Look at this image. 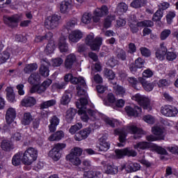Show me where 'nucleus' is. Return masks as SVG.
<instances>
[{
	"instance_id": "nucleus-54",
	"label": "nucleus",
	"mask_w": 178,
	"mask_h": 178,
	"mask_svg": "<svg viewBox=\"0 0 178 178\" xmlns=\"http://www.w3.org/2000/svg\"><path fill=\"white\" fill-rule=\"evenodd\" d=\"M170 34H172L170 29H165L161 33L160 38L162 40V41H164V40H166V38H168Z\"/></svg>"
},
{
	"instance_id": "nucleus-4",
	"label": "nucleus",
	"mask_w": 178,
	"mask_h": 178,
	"mask_svg": "<svg viewBox=\"0 0 178 178\" xmlns=\"http://www.w3.org/2000/svg\"><path fill=\"white\" fill-rule=\"evenodd\" d=\"M77 24V21L72 20L67 23L66 28L63 29V32L61 33V36L58 40V49L60 52H67L69 51V47L67 46V43H66V40H67V33H69V30L72 29V27H74Z\"/></svg>"
},
{
	"instance_id": "nucleus-17",
	"label": "nucleus",
	"mask_w": 178,
	"mask_h": 178,
	"mask_svg": "<svg viewBox=\"0 0 178 178\" xmlns=\"http://www.w3.org/2000/svg\"><path fill=\"white\" fill-rule=\"evenodd\" d=\"M136 156L137 152L130 148H126L124 149H116L115 150V156L118 159L123 158V156Z\"/></svg>"
},
{
	"instance_id": "nucleus-29",
	"label": "nucleus",
	"mask_w": 178,
	"mask_h": 178,
	"mask_svg": "<svg viewBox=\"0 0 178 178\" xmlns=\"http://www.w3.org/2000/svg\"><path fill=\"white\" fill-rule=\"evenodd\" d=\"M64 137L65 133L63 131H58L49 137V141H59V140H62Z\"/></svg>"
},
{
	"instance_id": "nucleus-39",
	"label": "nucleus",
	"mask_w": 178,
	"mask_h": 178,
	"mask_svg": "<svg viewBox=\"0 0 178 178\" xmlns=\"http://www.w3.org/2000/svg\"><path fill=\"white\" fill-rule=\"evenodd\" d=\"M52 37H54V34L51 32L49 31L46 33L44 36H40V35L37 36L35 38V42H41V41H43V40H51Z\"/></svg>"
},
{
	"instance_id": "nucleus-15",
	"label": "nucleus",
	"mask_w": 178,
	"mask_h": 178,
	"mask_svg": "<svg viewBox=\"0 0 178 178\" xmlns=\"http://www.w3.org/2000/svg\"><path fill=\"white\" fill-rule=\"evenodd\" d=\"M161 112L167 118H175L178 113V110L175 106L167 105L161 107Z\"/></svg>"
},
{
	"instance_id": "nucleus-13",
	"label": "nucleus",
	"mask_w": 178,
	"mask_h": 178,
	"mask_svg": "<svg viewBox=\"0 0 178 178\" xmlns=\"http://www.w3.org/2000/svg\"><path fill=\"white\" fill-rule=\"evenodd\" d=\"M108 13H109V10L106 6L96 8L93 13V22H95V23H98L101 17L106 16Z\"/></svg>"
},
{
	"instance_id": "nucleus-24",
	"label": "nucleus",
	"mask_w": 178,
	"mask_h": 178,
	"mask_svg": "<svg viewBox=\"0 0 178 178\" xmlns=\"http://www.w3.org/2000/svg\"><path fill=\"white\" fill-rule=\"evenodd\" d=\"M145 63V61L144 60V59L141 58H138L135 60V66L133 65H131L129 67V69L132 73H136V72H137V69H142Z\"/></svg>"
},
{
	"instance_id": "nucleus-27",
	"label": "nucleus",
	"mask_w": 178,
	"mask_h": 178,
	"mask_svg": "<svg viewBox=\"0 0 178 178\" xmlns=\"http://www.w3.org/2000/svg\"><path fill=\"white\" fill-rule=\"evenodd\" d=\"M72 8V0H65L60 3V10L62 13H67Z\"/></svg>"
},
{
	"instance_id": "nucleus-44",
	"label": "nucleus",
	"mask_w": 178,
	"mask_h": 178,
	"mask_svg": "<svg viewBox=\"0 0 178 178\" xmlns=\"http://www.w3.org/2000/svg\"><path fill=\"white\" fill-rule=\"evenodd\" d=\"M38 69V65L37 63L28 64L25 66L24 71L26 73H31V72H34V70H37Z\"/></svg>"
},
{
	"instance_id": "nucleus-11",
	"label": "nucleus",
	"mask_w": 178,
	"mask_h": 178,
	"mask_svg": "<svg viewBox=\"0 0 178 178\" xmlns=\"http://www.w3.org/2000/svg\"><path fill=\"white\" fill-rule=\"evenodd\" d=\"M22 19V15H12L11 17L4 16L3 22L5 24L13 29L15 27H17L19 22H20Z\"/></svg>"
},
{
	"instance_id": "nucleus-9",
	"label": "nucleus",
	"mask_w": 178,
	"mask_h": 178,
	"mask_svg": "<svg viewBox=\"0 0 178 178\" xmlns=\"http://www.w3.org/2000/svg\"><path fill=\"white\" fill-rule=\"evenodd\" d=\"M94 33L89 34L86 39V44L90 47L92 51H99L100 47L102 45V38L97 37L94 39Z\"/></svg>"
},
{
	"instance_id": "nucleus-22",
	"label": "nucleus",
	"mask_w": 178,
	"mask_h": 178,
	"mask_svg": "<svg viewBox=\"0 0 178 178\" xmlns=\"http://www.w3.org/2000/svg\"><path fill=\"white\" fill-rule=\"evenodd\" d=\"M68 38L70 42H79V40L83 38V32L80 30L72 31L70 33Z\"/></svg>"
},
{
	"instance_id": "nucleus-37",
	"label": "nucleus",
	"mask_w": 178,
	"mask_h": 178,
	"mask_svg": "<svg viewBox=\"0 0 178 178\" xmlns=\"http://www.w3.org/2000/svg\"><path fill=\"white\" fill-rule=\"evenodd\" d=\"M104 169L106 173L108 175H116V173H118V167L115 166L114 165L108 164L104 167Z\"/></svg>"
},
{
	"instance_id": "nucleus-47",
	"label": "nucleus",
	"mask_w": 178,
	"mask_h": 178,
	"mask_svg": "<svg viewBox=\"0 0 178 178\" xmlns=\"http://www.w3.org/2000/svg\"><path fill=\"white\" fill-rule=\"evenodd\" d=\"M56 104V100L55 99L49 100L43 102L41 104V108H42V109H47V108H49V106H54V105H55Z\"/></svg>"
},
{
	"instance_id": "nucleus-25",
	"label": "nucleus",
	"mask_w": 178,
	"mask_h": 178,
	"mask_svg": "<svg viewBox=\"0 0 178 178\" xmlns=\"http://www.w3.org/2000/svg\"><path fill=\"white\" fill-rule=\"evenodd\" d=\"M114 134L119 135L120 143H118V147H124V141H126V131L124 129H115Z\"/></svg>"
},
{
	"instance_id": "nucleus-52",
	"label": "nucleus",
	"mask_w": 178,
	"mask_h": 178,
	"mask_svg": "<svg viewBox=\"0 0 178 178\" xmlns=\"http://www.w3.org/2000/svg\"><path fill=\"white\" fill-rule=\"evenodd\" d=\"M163 17V12L161 10H158L153 16V22H159Z\"/></svg>"
},
{
	"instance_id": "nucleus-55",
	"label": "nucleus",
	"mask_w": 178,
	"mask_h": 178,
	"mask_svg": "<svg viewBox=\"0 0 178 178\" xmlns=\"http://www.w3.org/2000/svg\"><path fill=\"white\" fill-rule=\"evenodd\" d=\"M11 140L16 143H18V141H23V136H22V134L16 132L12 135Z\"/></svg>"
},
{
	"instance_id": "nucleus-2",
	"label": "nucleus",
	"mask_w": 178,
	"mask_h": 178,
	"mask_svg": "<svg viewBox=\"0 0 178 178\" xmlns=\"http://www.w3.org/2000/svg\"><path fill=\"white\" fill-rule=\"evenodd\" d=\"M38 158V150L33 147H29L25 152L17 153L12 160V163L14 166H19L22 162L24 165H32Z\"/></svg>"
},
{
	"instance_id": "nucleus-36",
	"label": "nucleus",
	"mask_w": 178,
	"mask_h": 178,
	"mask_svg": "<svg viewBox=\"0 0 178 178\" xmlns=\"http://www.w3.org/2000/svg\"><path fill=\"white\" fill-rule=\"evenodd\" d=\"M7 91V99L9 102H16V98L15 97V92H13V88L8 87L6 88Z\"/></svg>"
},
{
	"instance_id": "nucleus-16",
	"label": "nucleus",
	"mask_w": 178,
	"mask_h": 178,
	"mask_svg": "<svg viewBox=\"0 0 178 178\" xmlns=\"http://www.w3.org/2000/svg\"><path fill=\"white\" fill-rule=\"evenodd\" d=\"M17 113H16V108H13L10 107L7 109L6 112V122L8 124H13L16 126V122H15V119H16Z\"/></svg>"
},
{
	"instance_id": "nucleus-26",
	"label": "nucleus",
	"mask_w": 178,
	"mask_h": 178,
	"mask_svg": "<svg viewBox=\"0 0 178 178\" xmlns=\"http://www.w3.org/2000/svg\"><path fill=\"white\" fill-rule=\"evenodd\" d=\"M138 81L140 83L145 91L149 92L154 90V83H151L148 81H146L143 77L138 78Z\"/></svg>"
},
{
	"instance_id": "nucleus-46",
	"label": "nucleus",
	"mask_w": 178,
	"mask_h": 178,
	"mask_svg": "<svg viewBox=\"0 0 178 178\" xmlns=\"http://www.w3.org/2000/svg\"><path fill=\"white\" fill-rule=\"evenodd\" d=\"M52 91H56V90H62V88H65L66 87V83L62 82H56L52 85Z\"/></svg>"
},
{
	"instance_id": "nucleus-42",
	"label": "nucleus",
	"mask_w": 178,
	"mask_h": 178,
	"mask_svg": "<svg viewBox=\"0 0 178 178\" xmlns=\"http://www.w3.org/2000/svg\"><path fill=\"white\" fill-rule=\"evenodd\" d=\"M81 129H83V124L81 122H78L75 124L74 125H72L70 129H69V133L70 134H76V131H79Z\"/></svg>"
},
{
	"instance_id": "nucleus-6",
	"label": "nucleus",
	"mask_w": 178,
	"mask_h": 178,
	"mask_svg": "<svg viewBox=\"0 0 178 178\" xmlns=\"http://www.w3.org/2000/svg\"><path fill=\"white\" fill-rule=\"evenodd\" d=\"M135 149L137 151H141V149H147V148H152L154 151H156L158 154H161L163 155L166 154V149L156 145V144L150 143L148 142H140L134 145Z\"/></svg>"
},
{
	"instance_id": "nucleus-33",
	"label": "nucleus",
	"mask_w": 178,
	"mask_h": 178,
	"mask_svg": "<svg viewBox=\"0 0 178 178\" xmlns=\"http://www.w3.org/2000/svg\"><path fill=\"white\" fill-rule=\"evenodd\" d=\"M116 99L115 98L113 93H108L106 97L104 99V102L107 106H109V105H114Z\"/></svg>"
},
{
	"instance_id": "nucleus-49",
	"label": "nucleus",
	"mask_w": 178,
	"mask_h": 178,
	"mask_svg": "<svg viewBox=\"0 0 178 178\" xmlns=\"http://www.w3.org/2000/svg\"><path fill=\"white\" fill-rule=\"evenodd\" d=\"M1 148L4 151H9L12 148V143L8 140H4L1 143Z\"/></svg>"
},
{
	"instance_id": "nucleus-62",
	"label": "nucleus",
	"mask_w": 178,
	"mask_h": 178,
	"mask_svg": "<svg viewBox=\"0 0 178 178\" xmlns=\"http://www.w3.org/2000/svg\"><path fill=\"white\" fill-rule=\"evenodd\" d=\"M129 26L132 33H137L138 31V26H137V21L134 19L132 22L130 23Z\"/></svg>"
},
{
	"instance_id": "nucleus-1",
	"label": "nucleus",
	"mask_w": 178,
	"mask_h": 178,
	"mask_svg": "<svg viewBox=\"0 0 178 178\" xmlns=\"http://www.w3.org/2000/svg\"><path fill=\"white\" fill-rule=\"evenodd\" d=\"M76 88L77 95L81 97L80 99L76 102V108H78V115L81 117L82 122H95L102 119L106 124L111 127H115L118 121L115 119H111L104 114L98 112L97 110L87 109V104H88V95L87 94V85L85 82V86L81 82L78 83Z\"/></svg>"
},
{
	"instance_id": "nucleus-21",
	"label": "nucleus",
	"mask_w": 178,
	"mask_h": 178,
	"mask_svg": "<svg viewBox=\"0 0 178 178\" xmlns=\"http://www.w3.org/2000/svg\"><path fill=\"white\" fill-rule=\"evenodd\" d=\"M41 66L40 68V74L41 76H43V77H48L49 76V62L47 59L42 60L41 61Z\"/></svg>"
},
{
	"instance_id": "nucleus-40",
	"label": "nucleus",
	"mask_w": 178,
	"mask_h": 178,
	"mask_svg": "<svg viewBox=\"0 0 178 178\" xmlns=\"http://www.w3.org/2000/svg\"><path fill=\"white\" fill-rule=\"evenodd\" d=\"M114 90L116 95H118L119 97H124V95H126V89L122 86L119 85L114 86Z\"/></svg>"
},
{
	"instance_id": "nucleus-14",
	"label": "nucleus",
	"mask_w": 178,
	"mask_h": 178,
	"mask_svg": "<svg viewBox=\"0 0 178 178\" xmlns=\"http://www.w3.org/2000/svg\"><path fill=\"white\" fill-rule=\"evenodd\" d=\"M127 133H130L131 134H134V138H141V136L145 134V132L141 129H138L135 124H129L127 125L126 129Z\"/></svg>"
},
{
	"instance_id": "nucleus-35",
	"label": "nucleus",
	"mask_w": 178,
	"mask_h": 178,
	"mask_svg": "<svg viewBox=\"0 0 178 178\" xmlns=\"http://www.w3.org/2000/svg\"><path fill=\"white\" fill-rule=\"evenodd\" d=\"M74 115H76V109L71 108L67 111L65 114V119L68 123H70V122L73 120Z\"/></svg>"
},
{
	"instance_id": "nucleus-43",
	"label": "nucleus",
	"mask_w": 178,
	"mask_h": 178,
	"mask_svg": "<svg viewBox=\"0 0 178 178\" xmlns=\"http://www.w3.org/2000/svg\"><path fill=\"white\" fill-rule=\"evenodd\" d=\"M70 99H72V95L70 93L65 92L60 99L61 105H67L69 102H70Z\"/></svg>"
},
{
	"instance_id": "nucleus-50",
	"label": "nucleus",
	"mask_w": 178,
	"mask_h": 178,
	"mask_svg": "<svg viewBox=\"0 0 178 178\" xmlns=\"http://www.w3.org/2000/svg\"><path fill=\"white\" fill-rule=\"evenodd\" d=\"M9 58H10V55L8 51H4L2 54H0V65L5 63Z\"/></svg>"
},
{
	"instance_id": "nucleus-41",
	"label": "nucleus",
	"mask_w": 178,
	"mask_h": 178,
	"mask_svg": "<svg viewBox=\"0 0 178 178\" xmlns=\"http://www.w3.org/2000/svg\"><path fill=\"white\" fill-rule=\"evenodd\" d=\"M128 81L131 86L135 88V90H140V88H141V85L140 84V82L137 81V79L130 77L128 78Z\"/></svg>"
},
{
	"instance_id": "nucleus-56",
	"label": "nucleus",
	"mask_w": 178,
	"mask_h": 178,
	"mask_svg": "<svg viewBox=\"0 0 178 178\" xmlns=\"http://www.w3.org/2000/svg\"><path fill=\"white\" fill-rule=\"evenodd\" d=\"M143 120L144 122L148 123L149 124H154V123H155L156 121L155 118L150 115H145L143 117Z\"/></svg>"
},
{
	"instance_id": "nucleus-57",
	"label": "nucleus",
	"mask_w": 178,
	"mask_h": 178,
	"mask_svg": "<svg viewBox=\"0 0 178 178\" xmlns=\"http://www.w3.org/2000/svg\"><path fill=\"white\" fill-rule=\"evenodd\" d=\"M104 75L109 80H113L115 79V72L111 70L106 69L104 70Z\"/></svg>"
},
{
	"instance_id": "nucleus-38",
	"label": "nucleus",
	"mask_w": 178,
	"mask_h": 178,
	"mask_svg": "<svg viewBox=\"0 0 178 178\" xmlns=\"http://www.w3.org/2000/svg\"><path fill=\"white\" fill-rule=\"evenodd\" d=\"M92 19V15L90 13H85L81 19V22L83 24H90L91 23V20Z\"/></svg>"
},
{
	"instance_id": "nucleus-28",
	"label": "nucleus",
	"mask_w": 178,
	"mask_h": 178,
	"mask_svg": "<svg viewBox=\"0 0 178 178\" xmlns=\"http://www.w3.org/2000/svg\"><path fill=\"white\" fill-rule=\"evenodd\" d=\"M33 122V115L30 113H24L21 119L22 124L29 126Z\"/></svg>"
},
{
	"instance_id": "nucleus-5",
	"label": "nucleus",
	"mask_w": 178,
	"mask_h": 178,
	"mask_svg": "<svg viewBox=\"0 0 178 178\" xmlns=\"http://www.w3.org/2000/svg\"><path fill=\"white\" fill-rule=\"evenodd\" d=\"M152 133L154 135H149L146 137L147 141H158V140H163L166 134V131L165 128L155 125L152 127Z\"/></svg>"
},
{
	"instance_id": "nucleus-3",
	"label": "nucleus",
	"mask_w": 178,
	"mask_h": 178,
	"mask_svg": "<svg viewBox=\"0 0 178 178\" xmlns=\"http://www.w3.org/2000/svg\"><path fill=\"white\" fill-rule=\"evenodd\" d=\"M41 79L38 74H32L30 77L29 78V83L30 84H33V87L31 90V92H38V94H41L47 90L51 84H52V81L51 79H47L44 81L41 86L40 84V81Z\"/></svg>"
},
{
	"instance_id": "nucleus-61",
	"label": "nucleus",
	"mask_w": 178,
	"mask_h": 178,
	"mask_svg": "<svg viewBox=\"0 0 178 178\" xmlns=\"http://www.w3.org/2000/svg\"><path fill=\"white\" fill-rule=\"evenodd\" d=\"M168 60H175L177 58V53L175 51H168L167 52L166 56Z\"/></svg>"
},
{
	"instance_id": "nucleus-63",
	"label": "nucleus",
	"mask_w": 178,
	"mask_h": 178,
	"mask_svg": "<svg viewBox=\"0 0 178 178\" xmlns=\"http://www.w3.org/2000/svg\"><path fill=\"white\" fill-rule=\"evenodd\" d=\"M91 169V161L88 160H85L82 163V170H88Z\"/></svg>"
},
{
	"instance_id": "nucleus-7",
	"label": "nucleus",
	"mask_w": 178,
	"mask_h": 178,
	"mask_svg": "<svg viewBox=\"0 0 178 178\" xmlns=\"http://www.w3.org/2000/svg\"><path fill=\"white\" fill-rule=\"evenodd\" d=\"M131 99L138 102V104H140V106H143V109L147 111V112L152 110V105H151L149 98L138 93L133 95Z\"/></svg>"
},
{
	"instance_id": "nucleus-59",
	"label": "nucleus",
	"mask_w": 178,
	"mask_h": 178,
	"mask_svg": "<svg viewBox=\"0 0 178 178\" xmlns=\"http://www.w3.org/2000/svg\"><path fill=\"white\" fill-rule=\"evenodd\" d=\"M175 17H176V13H175V12H169L166 15L167 23L172 24V22H173Z\"/></svg>"
},
{
	"instance_id": "nucleus-60",
	"label": "nucleus",
	"mask_w": 178,
	"mask_h": 178,
	"mask_svg": "<svg viewBox=\"0 0 178 178\" xmlns=\"http://www.w3.org/2000/svg\"><path fill=\"white\" fill-rule=\"evenodd\" d=\"M63 63V60L60 58H54L51 60V65L54 67H58Z\"/></svg>"
},
{
	"instance_id": "nucleus-58",
	"label": "nucleus",
	"mask_w": 178,
	"mask_h": 178,
	"mask_svg": "<svg viewBox=\"0 0 178 178\" xmlns=\"http://www.w3.org/2000/svg\"><path fill=\"white\" fill-rule=\"evenodd\" d=\"M143 2V0H135L131 3V8H135V9H137V8H141V6L144 5Z\"/></svg>"
},
{
	"instance_id": "nucleus-31",
	"label": "nucleus",
	"mask_w": 178,
	"mask_h": 178,
	"mask_svg": "<svg viewBox=\"0 0 178 178\" xmlns=\"http://www.w3.org/2000/svg\"><path fill=\"white\" fill-rule=\"evenodd\" d=\"M74 62H76V56L73 54L68 55L65 60V67H67V69H70V67L73 66Z\"/></svg>"
},
{
	"instance_id": "nucleus-32",
	"label": "nucleus",
	"mask_w": 178,
	"mask_h": 178,
	"mask_svg": "<svg viewBox=\"0 0 178 178\" xmlns=\"http://www.w3.org/2000/svg\"><path fill=\"white\" fill-rule=\"evenodd\" d=\"M35 99L33 97H25L22 101V106H34V104H36Z\"/></svg>"
},
{
	"instance_id": "nucleus-53",
	"label": "nucleus",
	"mask_w": 178,
	"mask_h": 178,
	"mask_svg": "<svg viewBox=\"0 0 178 178\" xmlns=\"http://www.w3.org/2000/svg\"><path fill=\"white\" fill-rule=\"evenodd\" d=\"M136 24L138 27H152V26H154V23L151 21L136 22Z\"/></svg>"
},
{
	"instance_id": "nucleus-23",
	"label": "nucleus",
	"mask_w": 178,
	"mask_h": 178,
	"mask_svg": "<svg viewBox=\"0 0 178 178\" xmlns=\"http://www.w3.org/2000/svg\"><path fill=\"white\" fill-rule=\"evenodd\" d=\"M166 52H168V49L163 45V44H161L160 47L156 50V58L160 60H163L165 55H166Z\"/></svg>"
},
{
	"instance_id": "nucleus-51",
	"label": "nucleus",
	"mask_w": 178,
	"mask_h": 178,
	"mask_svg": "<svg viewBox=\"0 0 178 178\" xmlns=\"http://www.w3.org/2000/svg\"><path fill=\"white\" fill-rule=\"evenodd\" d=\"M81 136H82V138L86 140L91 134V128H86L79 131Z\"/></svg>"
},
{
	"instance_id": "nucleus-12",
	"label": "nucleus",
	"mask_w": 178,
	"mask_h": 178,
	"mask_svg": "<svg viewBox=\"0 0 178 178\" xmlns=\"http://www.w3.org/2000/svg\"><path fill=\"white\" fill-rule=\"evenodd\" d=\"M59 20H60V17L58 15L49 16L45 19L44 26L49 30H54V29H56V26H58Z\"/></svg>"
},
{
	"instance_id": "nucleus-34",
	"label": "nucleus",
	"mask_w": 178,
	"mask_h": 178,
	"mask_svg": "<svg viewBox=\"0 0 178 178\" xmlns=\"http://www.w3.org/2000/svg\"><path fill=\"white\" fill-rule=\"evenodd\" d=\"M56 47L55 46V42L54 40H51L47 45L46 49H44V52L47 55H51V54H54L55 49Z\"/></svg>"
},
{
	"instance_id": "nucleus-20",
	"label": "nucleus",
	"mask_w": 178,
	"mask_h": 178,
	"mask_svg": "<svg viewBox=\"0 0 178 178\" xmlns=\"http://www.w3.org/2000/svg\"><path fill=\"white\" fill-rule=\"evenodd\" d=\"M125 111L128 116H134V118H138L141 116L142 110L138 106H135L134 108L131 106H126Z\"/></svg>"
},
{
	"instance_id": "nucleus-10",
	"label": "nucleus",
	"mask_w": 178,
	"mask_h": 178,
	"mask_svg": "<svg viewBox=\"0 0 178 178\" xmlns=\"http://www.w3.org/2000/svg\"><path fill=\"white\" fill-rule=\"evenodd\" d=\"M64 148H66V144L65 143H58L55 145L54 148L49 151V156L56 162L59 161L60 159V156H62L60 151Z\"/></svg>"
},
{
	"instance_id": "nucleus-19",
	"label": "nucleus",
	"mask_w": 178,
	"mask_h": 178,
	"mask_svg": "<svg viewBox=\"0 0 178 178\" xmlns=\"http://www.w3.org/2000/svg\"><path fill=\"white\" fill-rule=\"evenodd\" d=\"M96 148H97L98 151H103L104 152H106L111 148V143L106 141V136H102L99 139Z\"/></svg>"
},
{
	"instance_id": "nucleus-8",
	"label": "nucleus",
	"mask_w": 178,
	"mask_h": 178,
	"mask_svg": "<svg viewBox=\"0 0 178 178\" xmlns=\"http://www.w3.org/2000/svg\"><path fill=\"white\" fill-rule=\"evenodd\" d=\"M81 154H83V149L80 147H74L66 158L67 161H70V162L72 163V165L79 166V165L81 164V160L79 158V156H81Z\"/></svg>"
},
{
	"instance_id": "nucleus-48",
	"label": "nucleus",
	"mask_w": 178,
	"mask_h": 178,
	"mask_svg": "<svg viewBox=\"0 0 178 178\" xmlns=\"http://www.w3.org/2000/svg\"><path fill=\"white\" fill-rule=\"evenodd\" d=\"M113 20H115V16L108 15L104 21V27H106V29H108V27H111Z\"/></svg>"
},
{
	"instance_id": "nucleus-45",
	"label": "nucleus",
	"mask_w": 178,
	"mask_h": 178,
	"mask_svg": "<svg viewBox=\"0 0 178 178\" xmlns=\"http://www.w3.org/2000/svg\"><path fill=\"white\" fill-rule=\"evenodd\" d=\"M129 7L124 3H120L117 7V12L118 13H125L127 12V9Z\"/></svg>"
},
{
	"instance_id": "nucleus-30",
	"label": "nucleus",
	"mask_w": 178,
	"mask_h": 178,
	"mask_svg": "<svg viewBox=\"0 0 178 178\" xmlns=\"http://www.w3.org/2000/svg\"><path fill=\"white\" fill-rule=\"evenodd\" d=\"M59 124V118L56 116L53 117L50 120V124L49 125V131L51 133H54V131H56V127Z\"/></svg>"
},
{
	"instance_id": "nucleus-64",
	"label": "nucleus",
	"mask_w": 178,
	"mask_h": 178,
	"mask_svg": "<svg viewBox=\"0 0 178 178\" xmlns=\"http://www.w3.org/2000/svg\"><path fill=\"white\" fill-rule=\"evenodd\" d=\"M101 70H102V66L101 65V63H97L92 67L91 73H94V72L97 73V72H101Z\"/></svg>"
},
{
	"instance_id": "nucleus-18",
	"label": "nucleus",
	"mask_w": 178,
	"mask_h": 178,
	"mask_svg": "<svg viewBox=\"0 0 178 178\" xmlns=\"http://www.w3.org/2000/svg\"><path fill=\"white\" fill-rule=\"evenodd\" d=\"M69 81H71L72 84H77L78 83H81L83 87H86V80L83 76H79V78L73 77L72 74H67L64 76V82L66 85Z\"/></svg>"
}]
</instances>
